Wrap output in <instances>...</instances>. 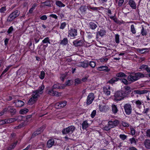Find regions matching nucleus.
<instances>
[{
    "label": "nucleus",
    "mask_w": 150,
    "mask_h": 150,
    "mask_svg": "<svg viewBox=\"0 0 150 150\" xmlns=\"http://www.w3.org/2000/svg\"><path fill=\"white\" fill-rule=\"evenodd\" d=\"M144 145L146 149H150V139H145L144 142Z\"/></svg>",
    "instance_id": "20"
},
{
    "label": "nucleus",
    "mask_w": 150,
    "mask_h": 150,
    "mask_svg": "<svg viewBox=\"0 0 150 150\" xmlns=\"http://www.w3.org/2000/svg\"><path fill=\"white\" fill-rule=\"evenodd\" d=\"M146 50L147 48H146L142 49L138 48L137 49V51L143 54L145 52V51H144Z\"/></svg>",
    "instance_id": "48"
},
{
    "label": "nucleus",
    "mask_w": 150,
    "mask_h": 150,
    "mask_svg": "<svg viewBox=\"0 0 150 150\" xmlns=\"http://www.w3.org/2000/svg\"><path fill=\"white\" fill-rule=\"evenodd\" d=\"M144 77V75L141 72H132L127 77V79L130 83L134 82Z\"/></svg>",
    "instance_id": "1"
},
{
    "label": "nucleus",
    "mask_w": 150,
    "mask_h": 150,
    "mask_svg": "<svg viewBox=\"0 0 150 150\" xmlns=\"http://www.w3.org/2000/svg\"><path fill=\"white\" fill-rule=\"evenodd\" d=\"M45 75V73L43 71H41L40 74L39 76L40 78L41 79H44Z\"/></svg>",
    "instance_id": "40"
},
{
    "label": "nucleus",
    "mask_w": 150,
    "mask_h": 150,
    "mask_svg": "<svg viewBox=\"0 0 150 150\" xmlns=\"http://www.w3.org/2000/svg\"><path fill=\"white\" fill-rule=\"evenodd\" d=\"M33 98V97L32 96H31V98L29 99L28 102V103L29 105H32L37 100L36 99H35Z\"/></svg>",
    "instance_id": "32"
},
{
    "label": "nucleus",
    "mask_w": 150,
    "mask_h": 150,
    "mask_svg": "<svg viewBox=\"0 0 150 150\" xmlns=\"http://www.w3.org/2000/svg\"><path fill=\"white\" fill-rule=\"evenodd\" d=\"M106 33V30L103 29L100 30L98 29V31L96 32V36H100L101 37H103L105 35Z\"/></svg>",
    "instance_id": "14"
},
{
    "label": "nucleus",
    "mask_w": 150,
    "mask_h": 150,
    "mask_svg": "<svg viewBox=\"0 0 150 150\" xmlns=\"http://www.w3.org/2000/svg\"><path fill=\"white\" fill-rule=\"evenodd\" d=\"M53 96H59L61 95V93L57 91H54Z\"/></svg>",
    "instance_id": "59"
},
{
    "label": "nucleus",
    "mask_w": 150,
    "mask_h": 150,
    "mask_svg": "<svg viewBox=\"0 0 150 150\" xmlns=\"http://www.w3.org/2000/svg\"><path fill=\"white\" fill-rule=\"evenodd\" d=\"M4 111H8L11 115L15 114L16 112V109L13 108V106H8L7 107L4 108Z\"/></svg>",
    "instance_id": "11"
},
{
    "label": "nucleus",
    "mask_w": 150,
    "mask_h": 150,
    "mask_svg": "<svg viewBox=\"0 0 150 150\" xmlns=\"http://www.w3.org/2000/svg\"><path fill=\"white\" fill-rule=\"evenodd\" d=\"M106 56H105V57H103L101 58L100 59V62H106L108 61V59L106 58Z\"/></svg>",
    "instance_id": "51"
},
{
    "label": "nucleus",
    "mask_w": 150,
    "mask_h": 150,
    "mask_svg": "<svg viewBox=\"0 0 150 150\" xmlns=\"http://www.w3.org/2000/svg\"><path fill=\"white\" fill-rule=\"evenodd\" d=\"M23 118V116H19L18 117H16V121L18 120V121H21L22 120Z\"/></svg>",
    "instance_id": "61"
},
{
    "label": "nucleus",
    "mask_w": 150,
    "mask_h": 150,
    "mask_svg": "<svg viewBox=\"0 0 150 150\" xmlns=\"http://www.w3.org/2000/svg\"><path fill=\"white\" fill-rule=\"evenodd\" d=\"M127 91H118L115 93L114 96L115 98V99L116 101H119L123 99L128 94Z\"/></svg>",
    "instance_id": "3"
},
{
    "label": "nucleus",
    "mask_w": 150,
    "mask_h": 150,
    "mask_svg": "<svg viewBox=\"0 0 150 150\" xmlns=\"http://www.w3.org/2000/svg\"><path fill=\"white\" fill-rule=\"evenodd\" d=\"M42 42L44 44L48 43L50 44L49 38L48 37H46L43 40H42Z\"/></svg>",
    "instance_id": "37"
},
{
    "label": "nucleus",
    "mask_w": 150,
    "mask_h": 150,
    "mask_svg": "<svg viewBox=\"0 0 150 150\" xmlns=\"http://www.w3.org/2000/svg\"><path fill=\"white\" fill-rule=\"evenodd\" d=\"M131 133L132 135L135 134V132L134 129L132 127L130 128Z\"/></svg>",
    "instance_id": "62"
},
{
    "label": "nucleus",
    "mask_w": 150,
    "mask_h": 150,
    "mask_svg": "<svg viewBox=\"0 0 150 150\" xmlns=\"http://www.w3.org/2000/svg\"><path fill=\"white\" fill-rule=\"evenodd\" d=\"M116 76L119 78H126L127 75L124 73L120 72L117 73L116 75Z\"/></svg>",
    "instance_id": "27"
},
{
    "label": "nucleus",
    "mask_w": 150,
    "mask_h": 150,
    "mask_svg": "<svg viewBox=\"0 0 150 150\" xmlns=\"http://www.w3.org/2000/svg\"><path fill=\"white\" fill-rule=\"evenodd\" d=\"M13 103H15V105L17 107H20L23 106L24 103L21 100L17 99L13 101Z\"/></svg>",
    "instance_id": "13"
},
{
    "label": "nucleus",
    "mask_w": 150,
    "mask_h": 150,
    "mask_svg": "<svg viewBox=\"0 0 150 150\" xmlns=\"http://www.w3.org/2000/svg\"><path fill=\"white\" fill-rule=\"evenodd\" d=\"M131 31L134 34H135L136 33V31L135 30L134 25L133 24L131 26Z\"/></svg>",
    "instance_id": "41"
},
{
    "label": "nucleus",
    "mask_w": 150,
    "mask_h": 150,
    "mask_svg": "<svg viewBox=\"0 0 150 150\" xmlns=\"http://www.w3.org/2000/svg\"><path fill=\"white\" fill-rule=\"evenodd\" d=\"M122 125L124 127H128L129 126V124L126 122H123L122 123Z\"/></svg>",
    "instance_id": "60"
},
{
    "label": "nucleus",
    "mask_w": 150,
    "mask_h": 150,
    "mask_svg": "<svg viewBox=\"0 0 150 150\" xmlns=\"http://www.w3.org/2000/svg\"><path fill=\"white\" fill-rule=\"evenodd\" d=\"M87 8V6L86 7V6H83L80 8L79 10L82 13L85 14L86 13Z\"/></svg>",
    "instance_id": "25"
},
{
    "label": "nucleus",
    "mask_w": 150,
    "mask_h": 150,
    "mask_svg": "<svg viewBox=\"0 0 150 150\" xmlns=\"http://www.w3.org/2000/svg\"><path fill=\"white\" fill-rule=\"evenodd\" d=\"M119 122L117 120L113 121H109L108 122V125H106L103 127V130L108 131L110 130L112 128L116 127L119 124Z\"/></svg>",
    "instance_id": "4"
},
{
    "label": "nucleus",
    "mask_w": 150,
    "mask_h": 150,
    "mask_svg": "<svg viewBox=\"0 0 150 150\" xmlns=\"http://www.w3.org/2000/svg\"><path fill=\"white\" fill-rule=\"evenodd\" d=\"M6 10V7L3 6L1 7L0 9V12L2 13H4Z\"/></svg>",
    "instance_id": "53"
},
{
    "label": "nucleus",
    "mask_w": 150,
    "mask_h": 150,
    "mask_svg": "<svg viewBox=\"0 0 150 150\" xmlns=\"http://www.w3.org/2000/svg\"><path fill=\"white\" fill-rule=\"evenodd\" d=\"M139 69L142 70H145L148 73L150 72V67L147 65L142 64L140 67Z\"/></svg>",
    "instance_id": "16"
},
{
    "label": "nucleus",
    "mask_w": 150,
    "mask_h": 150,
    "mask_svg": "<svg viewBox=\"0 0 150 150\" xmlns=\"http://www.w3.org/2000/svg\"><path fill=\"white\" fill-rule=\"evenodd\" d=\"M29 110L26 108H24L21 109L20 110L19 112L21 114H23L26 113L28 112Z\"/></svg>",
    "instance_id": "38"
},
{
    "label": "nucleus",
    "mask_w": 150,
    "mask_h": 150,
    "mask_svg": "<svg viewBox=\"0 0 150 150\" xmlns=\"http://www.w3.org/2000/svg\"><path fill=\"white\" fill-rule=\"evenodd\" d=\"M81 125L82 128L83 129H86L89 126V124L88 123V121L86 120L83 122Z\"/></svg>",
    "instance_id": "19"
},
{
    "label": "nucleus",
    "mask_w": 150,
    "mask_h": 150,
    "mask_svg": "<svg viewBox=\"0 0 150 150\" xmlns=\"http://www.w3.org/2000/svg\"><path fill=\"white\" fill-rule=\"evenodd\" d=\"M99 109L101 112L104 111L105 110V106L102 105H99Z\"/></svg>",
    "instance_id": "58"
},
{
    "label": "nucleus",
    "mask_w": 150,
    "mask_h": 150,
    "mask_svg": "<svg viewBox=\"0 0 150 150\" xmlns=\"http://www.w3.org/2000/svg\"><path fill=\"white\" fill-rule=\"evenodd\" d=\"M97 69L99 71H105L108 72L110 71L108 67L106 66H102L98 67H97Z\"/></svg>",
    "instance_id": "17"
},
{
    "label": "nucleus",
    "mask_w": 150,
    "mask_h": 150,
    "mask_svg": "<svg viewBox=\"0 0 150 150\" xmlns=\"http://www.w3.org/2000/svg\"><path fill=\"white\" fill-rule=\"evenodd\" d=\"M120 137V138L122 139V140H124L127 137L126 135L125 134H120L119 136Z\"/></svg>",
    "instance_id": "55"
},
{
    "label": "nucleus",
    "mask_w": 150,
    "mask_h": 150,
    "mask_svg": "<svg viewBox=\"0 0 150 150\" xmlns=\"http://www.w3.org/2000/svg\"><path fill=\"white\" fill-rule=\"evenodd\" d=\"M119 80L122 83H123L124 84L126 85H128L130 83H129L130 82L128 81L127 80V79L125 78L119 79Z\"/></svg>",
    "instance_id": "33"
},
{
    "label": "nucleus",
    "mask_w": 150,
    "mask_h": 150,
    "mask_svg": "<svg viewBox=\"0 0 150 150\" xmlns=\"http://www.w3.org/2000/svg\"><path fill=\"white\" fill-rule=\"evenodd\" d=\"M141 33L142 35L144 36L146 35V32L144 30V27H142V29L141 30Z\"/></svg>",
    "instance_id": "47"
},
{
    "label": "nucleus",
    "mask_w": 150,
    "mask_h": 150,
    "mask_svg": "<svg viewBox=\"0 0 150 150\" xmlns=\"http://www.w3.org/2000/svg\"><path fill=\"white\" fill-rule=\"evenodd\" d=\"M54 143L53 139H49L47 143V146L49 148L51 147L54 145Z\"/></svg>",
    "instance_id": "21"
},
{
    "label": "nucleus",
    "mask_w": 150,
    "mask_h": 150,
    "mask_svg": "<svg viewBox=\"0 0 150 150\" xmlns=\"http://www.w3.org/2000/svg\"><path fill=\"white\" fill-rule=\"evenodd\" d=\"M47 17L46 15H44L40 17V19L42 20L45 21L47 19Z\"/></svg>",
    "instance_id": "57"
},
{
    "label": "nucleus",
    "mask_w": 150,
    "mask_h": 150,
    "mask_svg": "<svg viewBox=\"0 0 150 150\" xmlns=\"http://www.w3.org/2000/svg\"><path fill=\"white\" fill-rule=\"evenodd\" d=\"M46 127V125H44L41 126L40 128H39L37 130L38 132H40V134L43 131Z\"/></svg>",
    "instance_id": "42"
},
{
    "label": "nucleus",
    "mask_w": 150,
    "mask_h": 150,
    "mask_svg": "<svg viewBox=\"0 0 150 150\" xmlns=\"http://www.w3.org/2000/svg\"><path fill=\"white\" fill-rule=\"evenodd\" d=\"M20 14V12L16 10L8 16L7 21L8 22H11L16 18Z\"/></svg>",
    "instance_id": "6"
},
{
    "label": "nucleus",
    "mask_w": 150,
    "mask_h": 150,
    "mask_svg": "<svg viewBox=\"0 0 150 150\" xmlns=\"http://www.w3.org/2000/svg\"><path fill=\"white\" fill-rule=\"evenodd\" d=\"M65 87V85L64 84H63L62 86L59 83H56L54 84L52 86V88L54 89H60L62 88L63 89Z\"/></svg>",
    "instance_id": "22"
},
{
    "label": "nucleus",
    "mask_w": 150,
    "mask_h": 150,
    "mask_svg": "<svg viewBox=\"0 0 150 150\" xmlns=\"http://www.w3.org/2000/svg\"><path fill=\"white\" fill-rule=\"evenodd\" d=\"M67 103V102L64 100L56 103L55 105V106L56 108L60 109L65 106L66 105Z\"/></svg>",
    "instance_id": "10"
},
{
    "label": "nucleus",
    "mask_w": 150,
    "mask_h": 150,
    "mask_svg": "<svg viewBox=\"0 0 150 150\" xmlns=\"http://www.w3.org/2000/svg\"><path fill=\"white\" fill-rule=\"evenodd\" d=\"M115 40L116 43L118 44L119 43L120 36L117 34L115 35Z\"/></svg>",
    "instance_id": "39"
},
{
    "label": "nucleus",
    "mask_w": 150,
    "mask_h": 150,
    "mask_svg": "<svg viewBox=\"0 0 150 150\" xmlns=\"http://www.w3.org/2000/svg\"><path fill=\"white\" fill-rule=\"evenodd\" d=\"M76 127L74 126L71 125L67 128H64L62 131V133L63 134H65L70 135L75 130Z\"/></svg>",
    "instance_id": "5"
},
{
    "label": "nucleus",
    "mask_w": 150,
    "mask_h": 150,
    "mask_svg": "<svg viewBox=\"0 0 150 150\" xmlns=\"http://www.w3.org/2000/svg\"><path fill=\"white\" fill-rule=\"evenodd\" d=\"M14 29L12 26L8 28V30L7 31V33L8 34H10L13 31Z\"/></svg>",
    "instance_id": "49"
},
{
    "label": "nucleus",
    "mask_w": 150,
    "mask_h": 150,
    "mask_svg": "<svg viewBox=\"0 0 150 150\" xmlns=\"http://www.w3.org/2000/svg\"><path fill=\"white\" fill-rule=\"evenodd\" d=\"M44 88V86L43 85H41L39 87L38 89L33 91L31 96H32L33 98L37 100L38 98L40 96V95L43 93Z\"/></svg>",
    "instance_id": "2"
},
{
    "label": "nucleus",
    "mask_w": 150,
    "mask_h": 150,
    "mask_svg": "<svg viewBox=\"0 0 150 150\" xmlns=\"http://www.w3.org/2000/svg\"><path fill=\"white\" fill-rule=\"evenodd\" d=\"M146 135L148 137H150V129L147 130Z\"/></svg>",
    "instance_id": "63"
},
{
    "label": "nucleus",
    "mask_w": 150,
    "mask_h": 150,
    "mask_svg": "<svg viewBox=\"0 0 150 150\" xmlns=\"http://www.w3.org/2000/svg\"><path fill=\"white\" fill-rule=\"evenodd\" d=\"M68 43V40L67 38H64L63 40L61 41L60 44L63 45H66Z\"/></svg>",
    "instance_id": "30"
},
{
    "label": "nucleus",
    "mask_w": 150,
    "mask_h": 150,
    "mask_svg": "<svg viewBox=\"0 0 150 150\" xmlns=\"http://www.w3.org/2000/svg\"><path fill=\"white\" fill-rule=\"evenodd\" d=\"M124 108L125 113L127 115H129L131 114L132 110V108L131 105L126 103L124 105Z\"/></svg>",
    "instance_id": "8"
},
{
    "label": "nucleus",
    "mask_w": 150,
    "mask_h": 150,
    "mask_svg": "<svg viewBox=\"0 0 150 150\" xmlns=\"http://www.w3.org/2000/svg\"><path fill=\"white\" fill-rule=\"evenodd\" d=\"M95 96L93 93H90L88 95L86 101V104L87 105H90L92 103L93 100H94Z\"/></svg>",
    "instance_id": "9"
},
{
    "label": "nucleus",
    "mask_w": 150,
    "mask_h": 150,
    "mask_svg": "<svg viewBox=\"0 0 150 150\" xmlns=\"http://www.w3.org/2000/svg\"><path fill=\"white\" fill-rule=\"evenodd\" d=\"M131 144H137V142L135 140V138L134 137L130 138L129 139Z\"/></svg>",
    "instance_id": "45"
},
{
    "label": "nucleus",
    "mask_w": 150,
    "mask_h": 150,
    "mask_svg": "<svg viewBox=\"0 0 150 150\" xmlns=\"http://www.w3.org/2000/svg\"><path fill=\"white\" fill-rule=\"evenodd\" d=\"M89 27L92 30L95 29L97 27V25L93 22H91L89 23Z\"/></svg>",
    "instance_id": "23"
},
{
    "label": "nucleus",
    "mask_w": 150,
    "mask_h": 150,
    "mask_svg": "<svg viewBox=\"0 0 150 150\" xmlns=\"http://www.w3.org/2000/svg\"><path fill=\"white\" fill-rule=\"evenodd\" d=\"M119 80V79L118 78L116 77H114L109 80L108 82L112 84L117 81Z\"/></svg>",
    "instance_id": "31"
},
{
    "label": "nucleus",
    "mask_w": 150,
    "mask_h": 150,
    "mask_svg": "<svg viewBox=\"0 0 150 150\" xmlns=\"http://www.w3.org/2000/svg\"><path fill=\"white\" fill-rule=\"evenodd\" d=\"M111 107L112 111L113 113L115 114H116L118 111L117 106L115 104H112Z\"/></svg>",
    "instance_id": "24"
},
{
    "label": "nucleus",
    "mask_w": 150,
    "mask_h": 150,
    "mask_svg": "<svg viewBox=\"0 0 150 150\" xmlns=\"http://www.w3.org/2000/svg\"><path fill=\"white\" fill-rule=\"evenodd\" d=\"M88 65L92 68H93L95 67L96 64V63L93 61H90V62L88 63Z\"/></svg>",
    "instance_id": "43"
},
{
    "label": "nucleus",
    "mask_w": 150,
    "mask_h": 150,
    "mask_svg": "<svg viewBox=\"0 0 150 150\" xmlns=\"http://www.w3.org/2000/svg\"><path fill=\"white\" fill-rule=\"evenodd\" d=\"M87 8L88 9H91L93 11H98L100 10L98 7H92L90 5L87 6Z\"/></svg>",
    "instance_id": "36"
},
{
    "label": "nucleus",
    "mask_w": 150,
    "mask_h": 150,
    "mask_svg": "<svg viewBox=\"0 0 150 150\" xmlns=\"http://www.w3.org/2000/svg\"><path fill=\"white\" fill-rule=\"evenodd\" d=\"M134 92L137 94L141 95L147 93L148 92V91L146 90H143L142 91L137 90L134 91Z\"/></svg>",
    "instance_id": "28"
},
{
    "label": "nucleus",
    "mask_w": 150,
    "mask_h": 150,
    "mask_svg": "<svg viewBox=\"0 0 150 150\" xmlns=\"http://www.w3.org/2000/svg\"><path fill=\"white\" fill-rule=\"evenodd\" d=\"M51 0H47L44 2H42V4H44L45 6L51 7L52 6L51 4Z\"/></svg>",
    "instance_id": "26"
},
{
    "label": "nucleus",
    "mask_w": 150,
    "mask_h": 150,
    "mask_svg": "<svg viewBox=\"0 0 150 150\" xmlns=\"http://www.w3.org/2000/svg\"><path fill=\"white\" fill-rule=\"evenodd\" d=\"M124 2V0H120L118 1V5L120 6H122Z\"/></svg>",
    "instance_id": "64"
},
{
    "label": "nucleus",
    "mask_w": 150,
    "mask_h": 150,
    "mask_svg": "<svg viewBox=\"0 0 150 150\" xmlns=\"http://www.w3.org/2000/svg\"><path fill=\"white\" fill-rule=\"evenodd\" d=\"M96 114V111L95 110H93L92 112L91 116L92 118H93L95 116Z\"/></svg>",
    "instance_id": "56"
},
{
    "label": "nucleus",
    "mask_w": 150,
    "mask_h": 150,
    "mask_svg": "<svg viewBox=\"0 0 150 150\" xmlns=\"http://www.w3.org/2000/svg\"><path fill=\"white\" fill-rule=\"evenodd\" d=\"M40 134V132H38V131L37 130L33 133L32 135V137L33 138L34 137Z\"/></svg>",
    "instance_id": "54"
},
{
    "label": "nucleus",
    "mask_w": 150,
    "mask_h": 150,
    "mask_svg": "<svg viewBox=\"0 0 150 150\" xmlns=\"http://www.w3.org/2000/svg\"><path fill=\"white\" fill-rule=\"evenodd\" d=\"M81 79L79 78L76 79L75 80V83L76 85L81 83Z\"/></svg>",
    "instance_id": "46"
},
{
    "label": "nucleus",
    "mask_w": 150,
    "mask_h": 150,
    "mask_svg": "<svg viewBox=\"0 0 150 150\" xmlns=\"http://www.w3.org/2000/svg\"><path fill=\"white\" fill-rule=\"evenodd\" d=\"M128 4L132 9H136V4L134 1L129 0L128 1Z\"/></svg>",
    "instance_id": "18"
},
{
    "label": "nucleus",
    "mask_w": 150,
    "mask_h": 150,
    "mask_svg": "<svg viewBox=\"0 0 150 150\" xmlns=\"http://www.w3.org/2000/svg\"><path fill=\"white\" fill-rule=\"evenodd\" d=\"M67 23L65 22H63L61 23L59 28L61 29H63L66 26Z\"/></svg>",
    "instance_id": "44"
},
{
    "label": "nucleus",
    "mask_w": 150,
    "mask_h": 150,
    "mask_svg": "<svg viewBox=\"0 0 150 150\" xmlns=\"http://www.w3.org/2000/svg\"><path fill=\"white\" fill-rule=\"evenodd\" d=\"M81 64L82 67L84 68H86L88 66V62L86 61L81 62Z\"/></svg>",
    "instance_id": "34"
},
{
    "label": "nucleus",
    "mask_w": 150,
    "mask_h": 150,
    "mask_svg": "<svg viewBox=\"0 0 150 150\" xmlns=\"http://www.w3.org/2000/svg\"><path fill=\"white\" fill-rule=\"evenodd\" d=\"M135 103L137 107L140 108L141 107V105L143 103V102L142 101L138 100L135 101Z\"/></svg>",
    "instance_id": "35"
},
{
    "label": "nucleus",
    "mask_w": 150,
    "mask_h": 150,
    "mask_svg": "<svg viewBox=\"0 0 150 150\" xmlns=\"http://www.w3.org/2000/svg\"><path fill=\"white\" fill-rule=\"evenodd\" d=\"M68 36L74 38L77 35V30L74 28H70L68 31Z\"/></svg>",
    "instance_id": "7"
},
{
    "label": "nucleus",
    "mask_w": 150,
    "mask_h": 150,
    "mask_svg": "<svg viewBox=\"0 0 150 150\" xmlns=\"http://www.w3.org/2000/svg\"><path fill=\"white\" fill-rule=\"evenodd\" d=\"M24 124V123H22L21 124H20L19 125L15 127L14 128V129H17L23 127L25 126Z\"/></svg>",
    "instance_id": "50"
},
{
    "label": "nucleus",
    "mask_w": 150,
    "mask_h": 150,
    "mask_svg": "<svg viewBox=\"0 0 150 150\" xmlns=\"http://www.w3.org/2000/svg\"><path fill=\"white\" fill-rule=\"evenodd\" d=\"M84 39L81 40L77 39L73 41V43L75 46L77 47L82 46L84 43Z\"/></svg>",
    "instance_id": "12"
},
{
    "label": "nucleus",
    "mask_w": 150,
    "mask_h": 150,
    "mask_svg": "<svg viewBox=\"0 0 150 150\" xmlns=\"http://www.w3.org/2000/svg\"><path fill=\"white\" fill-rule=\"evenodd\" d=\"M55 4L57 6L59 7H64L65 6L64 4H63L61 1H56Z\"/></svg>",
    "instance_id": "29"
},
{
    "label": "nucleus",
    "mask_w": 150,
    "mask_h": 150,
    "mask_svg": "<svg viewBox=\"0 0 150 150\" xmlns=\"http://www.w3.org/2000/svg\"><path fill=\"white\" fill-rule=\"evenodd\" d=\"M111 88L110 86L103 87V90L104 93L106 96H108L110 95Z\"/></svg>",
    "instance_id": "15"
},
{
    "label": "nucleus",
    "mask_w": 150,
    "mask_h": 150,
    "mask_svg": "<svg viewBox=\"0 0 150 150\" xmlns=\"http://www.w3.org/2000/svg\"><path fill=\"white\" fill-rule=\"evenodd\" d=\"M54 89L52 88V89L49 90L48 92V93L50 95L53 96V95L54 93Z\"/></svg>",
    "instance_id": "52"
}]
</instances>
